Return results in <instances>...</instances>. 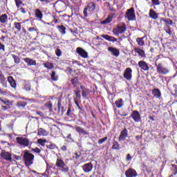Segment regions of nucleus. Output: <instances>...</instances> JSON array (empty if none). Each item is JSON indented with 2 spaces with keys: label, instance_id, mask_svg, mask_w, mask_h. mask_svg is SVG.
Masks as SVG:
<instances>
[{
  "label": "nucleus",
  "instance_id": "nucleus-1",
  "mask_svg": "<svg viewBox=\"0 0 177 177\" xmlns=\"http://www.w3.org/2000/svg\"><path fill=\"white\" fill-rule=\"evenodd\" d=\"M34 154L30 153L28 151H26L24 153V161L25 162V165L26 167H30V165H32L34 164V158H35Z\"/></svg>",
  "mask_w": 177,
  "mask_h": 177
},
{
  "label": "nucleus",
  "instance_id": "nucleus-2",
  "mask_svg": "<svg viewBox=\"0 0 177 177\" xmlns=\"http://www.w3.org/2000/svg\"><path fill=\"white\" fill-rule=\"evenodd\" d=\"M95 9H96V3L93 1L88 3L83 11L84 17H88V12L92 13V12L95 11Z\"/></svg>",
  "mask_w": 177,
  "mask_h": 177
},
{
  "label": "nucleus",
  "instance_id": "nucleus-3",
  "mask_svg": "<svg viewBox=\"0 0 177 177\" xmlns=\"http://www.w3.org/2000/svg\"><path fill=\"white\" fill-rule=\"evenodd\" d=\"M56 167L59 168V171L62 172H68V167L66 165V163L62 158H57L56 161Z\"/></svg>",
  "mask_w": 177,
  "mask_h": 177
},
{
  "label": "nucleus",
  "instance_id": "nucleus-4",
  "mask_svg": "<svg viewBox=\"0 0 177 177\" xmlns=\"http://www.w3.org/2000/svg\"><path fill=\"white\" fill-rule=\"evenodd\" d=\"M16 141L18 145H20V146H23L24 147H28V146L31 145V141L26 137H17Z\"/></svg>",
  "mask_w": 177,
  "mask_h": 177
},
{
  "label": "nucleus",
  "instance_id": "nucleus-5",
  "mask_svg": "<svg viewBox=\"0 0 177 177\" xmlns=\"http://www.w3.org/2000/svg\"><path fill=\"white\" fill-rule=\"evenodd\" d=\"M157 72L161 75H167L169 73V68L168 67L164 66L162 64L160 63L156 64Z\"/></svg>",
  "mask_w": 177,
  "mask_h": 177
},
{
  "label": "nucleus",
  "instance_id": "nucleus-6",
  "mask_svg": "<svg viewBox=\"0 0 177 177\" xmlns=\"http://www.w3.org/2000/svg\"><path fill=\"white\" fill-rule=\"evenodd\" d=\"M127 31V26L122 24V25H118L117 28H115L113 30L114 35H120V34H123Z\"/></svg>",
  "mask_w": 177,
  "mask_h": 177
},
{
  "label": "nucleus",
  "instance_id": "nucleus-7",
  "mask_svg": "<svg viewBox=\"0 0 177 177\" xmlns=\"http://www.w3.org/2000/svg\"><path fill=\"white\" fill-rule=\"evenodd\" d=\"M126 17L131 21L136 19V16L135 15V9L133 8H131L130 9L127 10L126 12Z\"/></svg>",
  "mask_w": 177,
  "mask_h": 177
},
{
  "label": "nucleus",
  "instance_id": "nucleus-8",
  "mask_svg": "<svg viewBox=\"0 0 177 177\" xmlns=\"http://www.w3.org/2000/svg\"><path fill=\"white\" fill-rule=\"evenodd\" d=\"M0 157H1L3 160H6V161L12 162V153L10 152H8L5 150H2L0 154Z\"/></svg>",
  "mask_w": 177,
  "mask_h": 177
},
{
  "label": "nucleus",
  "instance_id": "nucleus-9",
  "mask_svg": "<svg viewBox=\"0 0 177 177\" xmlns=\"http://www.w3.org/2000/svg\"><path fill=\"white\" fill-rule=\"evenodd\" d=\"M138 67H140V70H142L143 71H149V70H150V64L145 61H139Z\"/></svg>",
  "mask_w": 177,
  "mask_h": 177
},
{
  "label": "nucleus",
  "instance_id": "nucleus-10",
  "mask_svg": "<svg viewBox=\"0 0 177 177\" xmlns=\"http://www.w3.org/2000/svg\"><path fill=\"white\" fill-rule=\"evenodd\" d=\"M130 117L135 121V122H140L142 118L140 117V113L138 111H133Z\"/></svg>",
  "mask_w": 177,
  "mask_h": 177
},
{
  "label": "nucleus",
  "instance_id": "nucleus-11",
  "mask_svg": "<svg viewBox=\"0 0 177 177\" xmlns=\"http://www.w3.org/2000/svg\"><path fill=\"white\" fill-rule=\"evenodd\" d=\"M77 53L79 55V56H81V57H83V59H88V52H86L85 50H84L81 47H78L76 49Z\"/></svg>",
  "mask_w": 177,
  "mask_h": 177
},
{
  "label": "nucleus",
  "instance_id": "nucleus-12",
  "mask_svg": "<svg viewBox=\"0 0 177 177\" xmlns=\"http://www.w3.org/2000/svg\"><path fill=\"white\" fill-rule=\"evenodd\" d=\"M125 176L126 177H136L138 176V172H136V170L132 168L128 169L125 171Z\"/></svg>",
  "mask_w": 177,
  "mask_h": 177
},
{
  "label": "nucleus",
  "instance_id": "nucleus-13",
  "mask_svg": "<svg viewBox=\"0 0 177 177\" xmlns=\"http://www.w3.org/2000/svg\"><path fill=\"white\" fill-rule=\"evenodd\" d=\"M84 172H86V174H88L89 172H91V171H92V169H93V165L92 164V162H88L84 164L82 167Z\"/></svg>",
  "mask_w": 177,
  "mask_h": 177
},
{
  "label": "nucleus",
  "instance_id": "nucleus-14",
  "mask_svg": "<svg viewBox=\"0 0 177 177\" xmlns=\"http://www.w3.org/2000/svg\"><path fill=\"white\" fill-rule=\"evenodd\" d=\"M123 77L128 81L132 80V69L131 68H126Z\"/></svg>",
  "mask_w": 177,
  "mask_h": 177
},
{
  "label": "nucleus",
  "instance_id": "nucleus-15",
  "mask_svg": "<svg viewBox=\"0 0 177 177\" xmlns=\"http://www.w3.org/2000/svg\"><path fill=\"white\" fill-rule=\"evenodd\" d=\"M127 137H128V130H127V129H124L120 132V135L119 136L120 142H122L125 140V139H127Z\"/></svg>",
  "mask_w": 177,
  "mask_h": 177
},
{
  "label": "nucleus",
  "instance_id": "nucleus-16",
  "mask_svg": "<svg viewBox=\"0 0 177 177\" xmlns=\"http://www.w3.org/2000/svg\"><path fill=\"white\" fill-rule=\"evenodd\" d=\"M171 26H172V23H167L163 28L165 32L170 36L172 35V28H171Z\"/></svg>",
  "mask_w": 177,
  "mask_h": 177
},
{
  "label": "nucleus",
  "instance_id": "nucleus-17",
  "mask_svg": "<svg viewBox=\"0 0 177 177\" xmlns=\"http://www.w3.org/2000/svg\"><path fill=\"white\" fill-rule=\"evenodd\" d=\"M108 51L112 53L113 56H115V57H118V56H120V50L114 47H109Z\"/></svg>",
  "mask_w": 177,
  "mask_h": 177
},
{
  "label": "nucleus",
  "instance_id": "nucleus-18",
  "mask_svg": "<svg viewBox=\"0 0 177 177\" xmlns=\"http://www.w3.org/2000/svg\"><path fill=\"white\" fill-rule=\"evenodd\" d=\"M35 17H36V19H38V20H39L40 21H42L44 14H42V11H41L39 8L35 10Z\"/></svg>",
  "mask_w": 177,
  "mask_h": 177
},
{
  "label": "nucleus",
  "instance_id": "nucleus-19",
  "mask_svg": "<svg viewBox=\"0 0 177 177\" xmlns=\"http://www.w3.org/2000/svg\"><path fill=\"white\" fill-rule=\"evenodd\" d=\"M37 135L39 136H48V135H49V132L44 128H39L37 129Z\"/></svg>",
  "mask_w": 177,
  "mask_h": 177
},
{
  "label": "nucleus",
  "instance_id": "nucleus-20",
  "mask_svg": "<svg viewBox=\"0 0 177 177\" xmlns=\"http://www.w3.org/2000/svg\"><path fill=\"white\" fill-rule=\"evenodd\" d=\"M75 131H76V132H77V133H79L80 136L89 135V133L88 131H86V130H84V128H82L81 127H77L75 128Z\"/></svg>",
  "mask_w": 177,
  "mask_h": 177
},
{
  "label": "nucleus",
  "instance_id": "nucleus-21",
  "mask_svg": "<svg viewBox=\"0 0 177 177\" xmlns=\"http://www.w3.org/2000/svg\"><path fill=\"white\" fill-rule=\"evenodd\" d=\"M24 62L28 64V66H37V61L30 57L25 58Z\"/></svg>",
  "mask_w": 177,
  "mask_h": 177
},
{
  "label": "nucleus",
  "instance_id": "nucleus-22",
  "mask_svg": "<svg viewBox=\"0 0 177 177\" xmlns=\"http://www.w3.org/2000/svg\"><path fill=\"white\" fill-rule=\"evenodd\" d=\"M149 16L153 20H157L158 19V14L156 13V11L153 9L149 10Z\"/></svg>",
  "mask_w": 177,
  "mask_h": 177
},
{
  "label": "nucleus",
  "instance_id": "nucleus-23",
  "mask_svg": "<svg viewBox=\"0 0 177 177\" xmlns=\"http://www.w3.org/2000/svg\"><path fill=\"white\" fill-rule=\"evenodd\" d=\"M8 82L10 83V85L11 88H14V89H16V86H17V84H16V81L12 76H10L8 77Z\"/></svg>",
  "mask_w": 177,
  "mask_h": 177
},
{
  "label": "nucleus",
  "instance_id": "nucleus-24",
  "mask_svg": "<svg viewBox=\"0 0 177 177\" xmlns=\"http://www.w3.org/2000/svg\"><path fill=\"white\" fill-rule=\"evenodd\" d=\"M101 37L106 41H109V42H117V39L114 37L109 36L108 35H102Z\"/></svg>",
  "mask_w": 177,
  "mask_h": 177
},
{
  "label": "nucleus",
  "instance_id": "nucleus-25",
  "mask_svg": "<svg viewBox=\"0 0 177 177\" xmlns=\"http://www.w3.org/2000/svg\"><path fill=\"white\" fill-rule=\"evenodd\" d=\"M114 17H115V13L109 14L107 18L105 20L101 21V23H111Z\"/></svg>",
  "mask_w": 177,
  "mask_h": 177
},
{
  "label": "nucleus",
  "instance_id": "nucleus-26",
  "mask_svg": "<svg viewBox=\"0 0 177 177\" xmlns=\"http://www.w3.org/2000/svg\"><path fill=\"white\" fill-rule=\"evenodd\" d=\"M152 95L157 99H160L161 97V91L158 88H153L152 90Z\"/></svg>",
  "mask_w": 177,
  "mask_h": 177
},
{
  "label": "nucleus",
  "instance_id": "nucleus-27",
  "mask_svg": "<svg viewBox=\"0 0 177 177\" xmlns=\"http://www.w3.org/2000/svg\"><path fill=\"white\" fill-rule=\"evenodd\" d=\"M0 83L1 84L3 88H8V82L3 75H0Z\"/></svg>",
  "mask_w": 177,
  "mask_h": 177
},
{
  "label": "nucleus",
  "instance_id": "nucleus-28",
  "mask_svg": "<svg viewBox=\"0 0 177 177\" xmlns=\"http://www.w3.org/2000/svg\"><path fill=\"white\" fill-rule=\"evenodd\" d=\"M135 52L139 55L141 57H146V53H145V50L136 48L134 49Z\"/></svg>",
  "mask_w": 177,
  "mask_h": 177
},
{
  "label": "nucleus",
  "instance_id": "nucleus-29",
  "mask_svg": "<svg viewBox=\"0 0 177 177\" xmlns=\"http://www.w3.org/2000/svg\"><path fill=\"white\" fill-rule=\"evenodd\" d=\"M115 104L116 107H118V109H121V107L124 106V100H122V98H120L116 100Z\"/></svg>",
  "mask_w": 177,
  "mask_h": 177
},
{
  "label": "nucleus",
  "instance_id": "nucleus-30",
  "mask_svg": "<svg viewBox=\"0 0 177 177\" xmlns=\"http://www.w3.org/2000/svg\"><path fill=\"white\" fill-rule=\"evenodd\" d=\"M43 66L46 68H48V70H52V68H53L55 67V66L53 65V64L50 63V62H46L44 64H43Z\"/></svg>",
  "mask_w": 177,
  "mask_h": 177
},
{
  "label": "nucleus",
  "instance_id": "nucleus-31",
  "mask_svg": "<svg viewBox=\"0 0 177 177\" xmlns=\"http://www.w3.org/2000/svg\"><path fill=\"white\" fill-rule=\"evenodd\" d=\"M47 149H49L50 150H55V149H57V146H56L55 144H53L52 142H49L46 145Z\"/></svg>",
  "mask_w": 177,
  "mask_h": 177
},
{
  "label": "nucleus",
  "instance_id": "nucleus-32",
  "mask_svg": "<svg viewBox=\"0 0 177 177\" xmlns=\"http://www.w3.org/2000/svg\"><path fill=\"white\" fill-rule=\"evenodd\" d=\"M12 57L14 59V62L15 63V64H19L20 63V57H19V56L12 54Z\"/></svg>",
  "mask_w": 177,
  "mask_h": 177
},
{
  "label": "nucleus",
  "instance_id": "nucleus-33",
  "mask_svg": "<svg viewBox=\"0 0 177 177\" xmlns=\"http://www.w3.org/2000/svg\"><path fill=\"white\" fill-rule=\"evenodd\" d=\"M57 28L62 35H64L66 34V27H64V26H57Z\"/></svg>",
  "mask_w": 177,
  "mask_h": 177
},
{
  "label": "nucleus",
  "instance_id": "nucleus-34",
  "mask_svg": "<svg viewBox=\"0 0 177 177\" xmlns=\"http://www.w3.org/2000/svg\"><path fill=\"white\" fill-rule=\"evenodd\" d=\"M75 97H73L74 100H80V99H81V91L80 90H77L75 92Z\"/></svg>",
  "mask_w": 177,
  "mask_h": 177
},
{
  "label": "nucleus",
  "instance_id": "nucleus-35",
  "mask_svg": "<svg viewBox=\"0 0 177 177\" xmlns=\"http://www.w3.org/2000/svg\"><path fill=\"white\" fill-rule=\"evenodd\" d=\"M15 2L18 9L19 8H21V6H24V3H23V1H21V0H15Z\"/></svg>",
  "mask_w": 177,
  "mask_h": 177
},
{
  "label": "nucleus",
  "instance_id": "nucleus-36",
  "mask_svg": "<svg viewBox=\"0 0 177 177\" xmlns=\"http://www.w3.org/2000/svg\"><path fill=\"white\" fill-rule=\"evenodd\" d=\"M46 107H47V109H48V110L50 111H52V109H53V104L52 103V102L48 101L45 104Z\"/></svg>",
  "mask_w": 177,
  "mask_h": 177
},
{
  "label": "nucleus",
  "instance_id": "nucleus-37",
  "mask_svg": "<svg viewBox=\"0 0 177 177\" xmlns=\"http://www.w3.org/2000/svg\"><path fill=\"white\" fill-rule=\"evenodd\" d=\"M46 142H48L46 140H44L42 138H39L37 140V143L40 145V146H42L43 147H45Z\"/></svg>",
  "mask_w": 177,
  "mask_h": 177
},
{
  "label": "nucleus",
  "instance_id": "nucleus-38",
  "mask_svg": "<svg viewBox=\"0 0 177 177\" xmlns=\"http://www.w3.org/2000/svg\"><path fill=\"white\" fill-rule=\"evenodd\" d=\"M112 149L113 150H120V144H118V142H117V141L113 142Z\"/></svg>",
  "mask_w": 177,
  "mask_h": 177
},
{
  "label": "nucleus",
  "instance_id": "nucleus-39",
  "mask_svg": "<svg viewBox=\"0 0 177 177\" xmlns=\"http://www.w3.org/2000/svg\"><path fill=\"white\" fill-rule=\"evenodd\" d=\"M144 37L137 38L136 42L140 46H143L145 45V40H143Z\"/></svg>",
  "mask_w": 177,
  "mask_h": 177
},
{
  "label": "nucleus",
  "instance_id": "nucleus-40",
  "mask_svg": "<svg viewBox=\"0 0 177 177\" xmlns=\"http://www.w3.org/2000/svg\"><path fill=\"white\" fill-rule=\"evenodd\" d=\"M6 20H8V15L6 14H3L0 17L1 23H6Z\"/></svg>",
  "mask_w": 177,
  "mask_h": 177
},
{
  "label": "nucleus",
  "instance_id": "nucleus-41",
  "mask_svg": "<svg viewBox=\"0 0 177 177\" xmlns=\"http://www.w3.org/2000/svg\"><path fill=\"white\" fill-rule=\"evenodd\" d=\"M24 89H25V91H30L31 86L30 85V82H24Z\"/></svg>",
  "mask_w": 177,
  "mask_h": 177
},
{
  "label": "nucleus",
  "instance_id": "nucleus-42",
  "mask_svg": "<svg viewBox=\"0 0 177 177\" xmlns=\"http://www.w3.org/2000/svg\"><path fill=\"white\" fill-rule=\"evenodd\" d=\"M50 77H51V80L53 81H57L58 77H57V75H56V72L55 71L52 72V73L50 75Z\"/></svg>",
  "mask_w": 177,
  "mask_h": 177
},
{
  "label": "nucleus",
  "instance_id": "nucleus-43",
  "mask_svg": "<svg viewBox=\"0 0 177 177\" xmlns=\"http://www.w3.org/2000/svg\"><path fill=\"white\" fill-rule=\"evenodd\" d=\"M26 106H27V102H19L17 103L18 107L24 108V107H26Z\"/></svg>",
  "mask_w": 177,
  "mask_h": 177
},
{
  "label": "nucleus",
  "instance_id": "nucleus-44",
  "mask_svg": "<svg viewBox=\"0 0 177 177\" xmlns=\"http://www.w3.org/2000/svg\"><path fill=\"white\" fill-rule=\"evenodd\" d=\"M153 5H154L155 6H158V5H160L161 3V2L160 1V0H151Z\"/></svg>",
  "mask_w": 177,
  "mask_h": 177
},
{
  "label": "nucleus",
  "instance_id": "nucleus-45",
  "mask_svg": "<svg viewBox=\"0 0 177 177\" xmlns=\"http://www.w3.org/2000/svg\"><path fill=\"white\" fill-rule=\"evenodd\" d=\"M15 27L18 30V31H20L21 30V25H20V23H15Z\"/></svg>",
  "mask_w": 177,
  "mask_h": 177
},
{
  "label": "nucleus",
  "instance_id": "nucleus-46",
  "mask_svg": "<svg viewBox=\"0 0 177 177\" xmlns=\"http://www.w3.org/2000/svg\"><path fill=\"white\" fill-rule=\"evenodd\" d=\"M106 140H107V137H105L104 138L100 139L98 140V145H102V143H104Z\"/></svg>",
  "mask_w": 177,
  "mask_h": 177
},
{
  "label": "nucleus",
  "instance_id": "nucleus-47",
  "mask_svg": "<svg viewBox=\"0 0 177 177\" xmlns=\"http://www.w3.org/2000/svg\"><path fill=\"white\" fill-rule=\"evenodd\" d=\"M71 82H72L73 85H77V84H78V78L75 77V78L72 79Z\"/></svg>",
  "mask_w": 177,
  "mask_h": 177
},
{
  "label": "nucleus",
  "instance_id": "nucleus-48",
  "mask_svg": "<svg viewBox=\"0 0 177 177\" xmlns=\"http://www.w3.org/2000/svg\"><path fill=\"white\" fill-rule=\"evenodd\" d=\"M0 101L2 102V103H3L4 104H6V106H9V100H4L2 98H0Z\"/></svg>",
  "mask_w": 177,
  "mask_h": 177
},
{
  "label": "nucleus",
  "instance_id": "nucleus-49",
  "mask_svg": "<svg viewBox=\"0 0 177 177\" xmlns=\"http://www.w3.org/2000/svg\"><path fill=\"white\" fill-rule=\"evenodd\" d=\"M32 151L34 152V153H37V154H39V153H41V150L38 148V147H36L35 149H32Z\"/></svg>",
  "mask_w": 177,
  "mask_h": 177
},
{
  "label": "nucleus",
  "instance_id": "nucleus-50",
  "mask_svg": "<svg viewBox=\"0 0 177 177\" xmlns=\"http://www.w3.org/2000/svg\"><path fill=\"white\" fill-rule=\"evenodd\" d=\"M160 21H163L164 23H172V21L171 19H165L164 18L160 19Z\"/></svg>",
  "mask_w": 177,
  "mask_h": 177
},
{
  "label": "nucleus",
  "instance_id": "nucleus-51",
  "mask_svg": "<svg viewBox=\"0 0 177 177\" xmlns=\"http://www.w3.org/2000/svg\"><path fill=\"white\" fill-rule=\"evenodd\" d=\"M82 96L84 98L86 97V96H88V93H86V90H83L82 91Z\"/></svg>",
  "mask_w": 177,
  "mask_h": 177
},
{
  "label": "nucleus",
  "instance_id": "nucleus-52",
  "mask_svg": "<svg viewBox=\"0 0 177 177\" xmlns=\"http://www.w3.org/2000/svg\"><path fill=\"white\" fill-rule=\"evenodd\" d=\"M75 104H76L77 107L79 109V110H82V108L80 106V104L78 103V100L76 99L74 100Z\"/></svg>",
  "mask_w": 177,
  "mask_h": 177
},
{
  "label": "nucleus",
  "instance_id": "nucleus-53",
  "mask_svg": "<svg viewBox=\"0 0 177 177\" xmlns=\"http://www.w3.org/2000/svg\"><path fill=\"white\" fill-rule=\"evenodd\" d=\"M55 53L57 56L60 57V55H62V50H60V49H57L55 50Z\"/></svg>",
  "mask_w": 177,
  "mask_h": 177
},
{
  "label": "nucleus",
  "instance_id": "nucleus-54",
  "mask_svg": "<svg viewBox=\"0 0 177 177\" xmlns=\"http://www.w3.org/2000/svg\"><path fill=\"white\" fill-rule=\"evenodd\" d=\"M132 160V156L131 154L128 153L126 158V161H131Z\"/></svg>",
  "mask_w": 177,
  "mask_h": 177
},
{
  "label": "nucleus",
  "instance_id": "nucleus-55",
  "mask_svg": "<svg viewBox=\"0 0 177 177\" xmlns=\"http://www.w3.org/2000/svg\"><path fill=\"white\" fill-rule=\"evenodd\" d=\"M80 157H81V155H79L78 153H75L73 156V158H75V160H79Z\"/></svg>",
  "mask_w": 177,
  "mask_h": 177
},
{
  "label": "nucleus",
  "instance_id": "nucleus-56",
  "mask_svg": "<svg viewBox=\"0 0 177 177\" xmlns=\"http://www.w3.org/2000/svg\"><path fill=\"white\" fill-rule=\"evenodd\" d=\"M15 133H12V134H10V133H7L6 134V136L8 137V138H9L10 139H13V136H15Z\"/></svg>",
  "mask_w": 177,
  "mask_h": 177
},
{
  "label": "nucleus",
  "instance_id": "nucleus-57",
  "mask_svg": "<svg viewBox=\"0 0 177 177\" xmlns=\"http://www.w3.org/2000/svg\"><path fill=\"white\" fill-rule=\"evenodd\" d=\"M19 10H20V12H21V13H24V15H26V13H27V11L26 10V8H21L19 9Z\"/></svg>",
  "mask_w": 177,
  "mask_h": 177
},
{
  "label": "nucleus",
  "instance_id": "nucleus-58",
  "mask_svg": "<svg viewBox=\"0 0 177 177\" xmlns=\"http://www.w3.org/2000/svg\"><path fill=\"white\" fill-rule=\"evenodd\" d=\"M173 87L174 88V92H175L174 95H175V96H177V85H176V84H174V85L173 86Z\"/></svg>",
  "mask_w": 177,
  "mask_h": 177
},
{
  "label": "nucleus",
  "instance_id": "nucleus-59",
  "mask_svg": "<svg viewBox=\"0 0 177 177\" xmlns=\"http://www.w3.org/2000/svg\"><path fill=\"white\" fill-rule=\"evenodd\" d=\"M0 50H3L5 52V45L0 43Z\"/></svg>",
  "mask_w": 177,
  "mask_h": 177
},
{
  "label": "nucleus",
  "instance_id": "nucleus-60",
  "mask_svg": "<svg viewBox=\"0 0 177 177\" xmlns=\"http://www.w3.org/2000/svg\"><path fill=\"white\" fill-rule=\"evenodd\" d=\"M36 114L37 115H39V117H44V113H42L41 111H37Z\"/></svg>",
  "mask_w": 177,
  "mask_h": 177
},
{
  "label": "nucleus",
  "instance_id": "nucleus-61",
  "mask_svg": "<svg viewBox=\"0 0 177 177\" xmlns=\"http://www.w3.org/2000/svg\"><path fill=\"white\" fill-rule=\"evenodd\" d=\"M0 95H8V93L6 91H2V89L0 88Z\"/></svg>",
  "mask_w": 177,
  "mask_h": 177
},
{
  "label": "nucleus",
  "instance_id": "nucleus-62",
  "mask_svg": "<svg viewBox=\"0 0 177 177\" xmlns=\"http://www.w3.org/2000/svg\"><path fill=\"white\" fill-rule=\"evenodd\" d=\"M66 139H68V140H71L73 142V138L71 137V133L68 134L66 136Z\"/></svg>",
  "mask_w": 177,
  "mask_h": 177
},
{
  "label": "nucleus",
  "instance_id": "nucleus-63",
  "mask_svg": "<svg viewBox=\"0 0 177 177\" xmlns=\"http://www.w3.org/2000/svg\"><path fill=\"white\" fill-rule=\"evenodd\" d=\"M106 5H107L108 8H109V10H110L111 12H113L114 10V8H112L110 6V3H106Z\"/></svg>",
  "mask_w": 177,
  "mask_h": 177
},
{
  "label": "nucleus",
  "instance_id": "nucleus-64",
  "mask_svg": "<svg viewBox=\"0 0 177 177\" xmlns=\"http://www.w3.org/2000/svg\"><path fill=\"white\" fill-rule=\"evenodd\" d=\"M173 168L175 169V172L177 174V165H172Z\"/></svg>",
  "mask_w": 177,
  "mask_h": 177
}]
</instances>
